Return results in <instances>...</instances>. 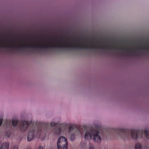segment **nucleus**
I'll return each instance as SVG.
<instances>
[{
	"instance_id": "nucleus-1",
	"label": "nucleus",
	"mask_w": 149,
	"mask_h": 149,
	"mask_svg": "<svg viewBox=\"0 0 149 149\" xmlns=\"http://www.w3.org/2000/svg\"><path fill=\"white\" fill-rule=\"evenodd\" d=\"M41 131H39L38 132H37L36 134V129L33 127L31 128L29 131L27 135V140L28 141H31L34 138L35 135L39 136L41 134Z\"/></svg>"
},
{
	"instance_id": "nucleus-2",
	"label": "nucleus",
	"mask_w": 149,
	"mask_h": 149,
	"mask_svg": "<svg viewBox=\"0 0 149 149\" xmlns=\"http://www.w3.org/2000/svg\"><path fill=\"white\" fill-rule=\"evenodd\" d=\"M68 143L66 139L64 136L60 137L57 142V146H68Z\"/></svg>"
},
{
	"instance_id": "nucleus-3",
	"label": "nucleus",
	"mask_w": 149,
	"mask_h": 149,
	"mask_svg": "<svg viewBox=\"0 0 149 149\" xmlns=\"http://www.w3.org/2000/svg\"><path fill=\"white\" fill-rule=\"evenodd\" d=\"M93 133L94 134L93 138V141L95 142L100 143L101 142L102 139L99 132L95 130Z\"/></svg>"
},
{
	"instance_id": "nucleus-4",
	"label": "nucleus",
	"mask_w": 149,
	"mask_h": 149,
	"mask_svg": "<svg viewBox=\"0 0 149 149\" xmlns=\"http://www.w3.org/2000/svg\"><path fill=\"white\" fill-rule=\"evenodd\" d=\"M95 130H92L86 132L84 134V138L86 140H90L93 139L94 132Z\"/></svg>"
},
{
	"instance_id": "nucleus-5",
	"label": "nucleus",
	"mask_w": 149,
	"mask_h": 149,
	"mask_svg": "<svg viewBox=\"0 0 149 149\" xmlns=\"http://www.w3.org/2000/svg\"><path fill=\"white\" fill-rule=\"evenodd\" d=\"M28 126L29 124L26 121L22 122L20 127V131L22 132H24L27 129Z\"/></svg>"
},
{
	"instance_id": "nucleus-6",
	"label": "nucleus",
	"mask_w": 149,
	"mask_h": 149,
	"mask_svg": "<svg viewBox=\"0 0 149 149\" xmlns=\"http://www.w3.org/2000/svg\"><path fill=\"white\" fill-rule=\"evenodd\" d=\"M130 132L131 136L132 138L134 139H137L138 136L137 131L135 130H131Z\"/></svg>"
},
{
	"instance_id": "nucleus-7",
	"label": "nucleus",
	"mask_w": 149,
	"mask_h": 149,
	"mask_svg": "<svg viewBox=\"0 0 149 149\" xmlns=\"http://www.w3.org/2000/svg\"><path fill=\"white\" fill-rule=\"evenodd\" d=\"M9 145L8 142L3 143L1 145L0 149H8Z\"/></svg>"
},
{
	"instance_id": "nucleus-8",
	"label": "nucleus",
	"mask_w": 149,
	"mask_h": 149,
	"mask_svg": "<svg viewBox=\"0 0 149 149\" xmlns=\"http://www.w3.org/2000/svg\"><path fill=\"white\" fill-rule=\"evenodd\" d=\"M77 130V128H76L74 126L72 125H70L69 127L68 132L69 133H70L72 131L74 132Z\"/></svg>"
},
{
	"instance_id": "nucleus-9",
	"label": "nucleus",
	"mask_w": 149,
	"mask_h": 149,
	"mask_svg": "<svg viewBox=\"0 0 149 149\" xmlns=\"http://www.w3.org/2000/svg\"><path fill=\"white\" fill-rule=\"evenodd\" d=\"M134 149H143V146L140 143H137L135 146Z\"/></svg>"
},
{
	"instance_id": "nucleus-10",
	"label": "nucleus",
	"mask_w": 149,
	"mask_h": 149,
	"mask_svg": "<svg viewBox=\"0 0 149 149\" xmlns=\"http://www.w3.org/2000/svg\"><path fill=\"white\" fill-rule=\"evenodd\" d=\"M144 133L146 137L147 138H149V129H145L144 130Z\"/></svg>"
},
{
	"instance_id": "nucleus-11",
	"label": "nucleus",
	"mask_w": 149,
	"mask_h": 149,
	"mask_svg": "<svg viewBox=\"0 0 149 149\" xmlns=\"http://www.w3.org/2000/svg\"><path fill=\"white\" fill-rule=\"evenodd\" d=\"M18 123V121L17 119H13L12 120V125L13 126L15 127Z\"/></svg>"
},
{
	"instance_id": "nucleus-12",
	"label": "nucleus",
	"mask_w": 149,
	"mask_h": 149,
	"mask_svg": "<svg viewBox=\"0 0 149 149\" xmlns=\"http://www.w3.org/2000/svg\"><path fill=\"white\" fill-rule=\"evenodd\" d=\"M54 131L56 134H58L60 132V129L58 128H56Z\"/></svg>"
},
{
	"instance_id": "nucleus-13",
	"label": "nucleus",
	"mask_w": 149,
	"mask_h": 149,
	"mask_svg": "<svg viewBox=\"0 0 149 149\" xmlns=\"http://www.w3.org/2000/svg\"><path fill=\"white\" fill-rule=\"evenodd\" d=\"M58 149H67L68 146H57Z\"/></svg>"
},
{
	"instance_id": "nucleus-14",
	"label": "nucleus",
	"mask_w": 149,
	"mask_h": 149,
	"mask_svg": "<svg viewBox=\"0 0 149 149\" xmlns=\"http://www.w3.org/2000/svg\"><path fill=\"white\" fill-rule=\"evenodd\" d=\"M6 136L8 137H9L11 135V133L10 131H7L6 133Z\"/></svg>"
},
{
	"instance_id": "nucleus-15",
	"label": "nucleus",
	"mask_w": 149,
	"mask_h": 149,
	"mask_svg": "<svg viewBox=\"0 0 149 149\" xmlns=\"http://www.w3.org/2000/svg\"><path fill=\"white\" fill-rule=\"evenodd\" d=\"M57 124V123H56L54 122H52L51 123L50 125L51 126L54 127Z\"/></svg>"
},
{
	"instance_id": "nucleus-16",
	"label": "nucleus",
	"mask_w": 149,
	"mask_h": 149,
	"mask_svg": "<svg viewBox=\"0 0 149 149\" xmlns=\"http://www.w3.org/2000/svg\"><path fill=\"white\" fill-rule=\"evenodd\" d=\"M125 131V130L123 129H120L119 130V132H124Z\"/></svg>"
},
{
	"instance_id": "nucleus-17",
	"label": "nucleus",
	"mask_w": 149,
	"mask_h": 149,
	"mask_svg": "<svg viewBox=\"0 0 149 149\" xmlns=\"http://www.w3.org/2000/svg\"><path fill=\"white\" fill-rule=\"evenodd\" d=\"M2 120H3L2 118H0V126H1V125L2 124Z\"/></svg>"
},
{
	"instance_id": "nucleus-18",
	"label": "nucleus",
	"mask_w": 149,
	"mask_h": 149,
	"mask_svg": "<svg viewBox=\"0 0 149 149\" xmlns=\"http://www.w3.org/2000/svg\"><path fill=\"white\" fill-rule=\"evenodd\" d=\"M38 149H43V146H39Z\"/></svg>"
},
{
	"instance_id": "nucleus-19",
	"label": "nucleus",
	"mask_w": 149,
	"mask_h": 149,
	"mask_svg": "<svg viewBox=\"0 0 149 149\" xmlns=\"http://www.w3.org/2000/svg\"><path fill=\"white\" fill-rule=\"evenodd\" d=\"M89 149H95L93 146H91L90 147Z\"/></svg>"
},
{
	"instance_id": "nucleus-20",
	"label": "nucleus",
	"mask_w": 149,
	"mask_h": 149,
	"mask_svg": "<svg viewBox=\"0 0 149 149\" xmlns=\"http://www.w3.org/2000/svg\"><path fill=\"white\" fill-rule=\"evenodd\" d=\"M13 149H18V147L17 146H14L13 147Z\"/></svg>"
},
{
	"instance_id": "nucleus-21",
	"label": "nucleus",
	"mask_w": 149,
	"mask_h": 149,
	"mask_svg": "<svg viewBox=\"0 0 149 149\" xmlns=\"http://www.w3.org/2000/svg\"><path fill=\"white\" fill-rule=\"evenodd\" d=\"M27 149H31V148H27Z\"/></svg>"
},
{
	"instance_id": "nucleus-22",
	"label": "nucleus",
	"mask_w": 149,
	"mask_h": 149,
	"mask_svg": "<svg viewBox=\"0 0 149 149\" xmlns=\"http://www.w3.org/2000/svg\"><path fill=\"white\" fill-rule=\"evenodd\" d=\"M1 142L0 141V145L1 144Z\"/></svg>"
}]
</instances>
